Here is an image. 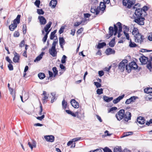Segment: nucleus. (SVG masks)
<instances>
[{"instance_id": "f257e3e1", "label": "nucleus", "mask_w": 152, "mask_h": 152, "mask_svg": "<svg viewBox=\"0 0 152 152\" xmlns=\"http://www.w3.org/2000/svg\"><path fill=\"white\" fill-rule=\"evenodd\" d=\"M58 42V40L56 38L53 42L51 48L49 50L50 54L53 57H55L57 55V51L55 47Z\"/></svg>"}, {"instance_id": "f03ea898", "label": "nucleus", "mask_w": 152, "mask_h": 152, "mask_svg": "<svg viewBox=\"0 0 152 152\" xmlns=\"http://www.w3.org/2000/svg\"><path fill=\"white\" fill-rule=\"evenodd\" d=\"M20 15H18L17 18L13 21V23L9 26V28L11 31H13L17 27V24L20 23Z\"/></svg>"}, {"instance_id": "7ed1b4c3", "label": "nucleus", "mask_w": 152, "mask_h": 152, "mask_svg": "<svg viewBox=\"0 0 152 152\" xmlns=\"http://www.w3.org/2000/svg\"><path fill=\"white\" fill-rule=\"evenodd\" d=\"M140 5L139 4H135L134 6L133 7V9H136V10L135 11L134 14L136 16V17H139L141 15H142V9L139 8V7H137V6H138V7H139Z\"/></svg>"}, {"instance_id": "20e7f679", "label": "nucleus", "mask_w": 152, "mask_h": 152, "mask_svg": "<svg viewBox=\"0 0 152 152\" xmlns=\"http://www.w3.org/2000/svg\"><path fill=\"white\" fill-rule=\"evenodd\" d=\"M114 29H113V28L112 27H110L109 28V37H107V38H109L113 34L115 36V35L117 33L118 31V28L117 26L115 25H114Z\"/></svg>"}, {"instance_id": "39448f33", "label": "nucleus", "mask_w": 152, "mask_h": 152, "mask_svg": "<svg viewBox=\"0 0 152 152\" xmlns=\"http://www.w3.org/2000/svg\"><path fill=\"white\" fill-rule=\"evenodd\" d=\"M127 63L128 60L126 59L123 60L120 62L118 65V68L121 71H123L124 70Z\"/></svg>"}, {"instance_id": "423d86ee", "label": "nucleus", "mask_w": 152, "mask_h": 152, "mask_svg": "<svg viewBox=\"0 0 152 152\" xmlns=\"http://www.w3.org/2000/svg\"><path fill=\"white\" fill-rule=\"evenodd\" d=\"M135 3V1L133 0H123V4L128 8H130L132 5Z\"/></svg>"}, {"instance_id": "0eeeda50", "label": "nucleus", "mask_w": 152, "mask_h": 152, "mask_svg": "<svg viewBox=\"0 0 152 152\" xmlns=\"http://www.w3.org/2000/svg\"><path fill=\"white\" fill-rule=\"evenodd\" d=\"M124 110H120L115 115L117 120L120 121L122 119L124 118Z\"/></svg>"}, {"instance_id": "6e6552de", "label": "nucleus", "mask_w": 152, "mask_h": 152, "mask_svg": "<svg viewBox=\"0 0 152 152\" xmlns=\"http://www.w3.org/2000/svg\"><path fill=\"white\" fill-rule=\"evenodd\" d=\"M135 38V42H138L140 44L142 43L143 40L144 39L143 36H142L140 34L137 35L136 36L134 37Z\"/></svg>"}, {"instance_id": "1a4fd4ad", "label": "nucleus", "mask_w": 152, "mask_h": 152, "mask_svg": "<svg viewBox=\"0 0 152 152\" xmlns=\"http://www.w3.org/2000/svg\"><path fill=\"white\" fill-rule=\"evenodd\" d=\"M123 28L124 30V35L125 36L126 39L128 40L129 39V34L126 32L129 31V28L125 25L123 26Z\"/></svg>"}, {"instance_id": "9d476101", "label": "nucleus", "mask_w": 152, "mask_h": 152, "mask_svg": "<svg viewBox=\"0 0 152 152\" xmlns=\"http://www.w3.org/2000/svg\"><path fill=\"white\" fill-rule=\"evenodd\" d=\"M145 18H138L134 19V21L138 25H142L144 24Z\"/></svg>"}, {"instance_id": "9b49d317", "label": "nucleus", "mask_w": 152, "mask_h": 152, "mask_svg": "<svg viewBox=\"0 0 152 152\" xmlns=\"http://www.w3.org/2000/svg\"><path fill=\"white\" fill-rule=\"evenodd\" d=\"M91 12L96 15H97L101 11L99 7H91Z\"/></svg>"}, {"instance_id": "f8f14e48", "label": "nucleus", "mask_w": 152, "mask_h": 152, "mask_svg": "<svg viewBox=\"0 0 152 152\" xmlns=\"http://www.w3.org/2000/svg\"><path fill=\"white\" fill-rule=\"evenodd\" d=\"M44 137L48 142H53L54 140V137L52 135L45 136Z\"/></svg>"}, {"instance_id": "ddd939ff", "label": "nucleus", "mask_w": 152, "mask_h": 152, "mask_svg": "<svg viewBox=\"0 0 152 152\" xmlns=\"http://www.w3.org/2000/svg\"><path fill=\"white\" fill-rule=\"evenodd\" d=\"M28 145L31 148V150L32 151L33 148L36 147V143L35 141L31 140V141L28 142Z\"/></svg>"}, {"instance_id": "4468645a", "label": "nucleus", "mask_w": 152, "mask_h": 152, "mask_svg": "<svg viewBox=\"0 0 152 152\" xmlns=\"http://www.w3.org/2000/svg\"><path fill=\"white\" fill-rule=\"evenodd\" d=\"M131 114L129 112H126L124 114V120L126 121H128L131 118Z\"/></svg>"}, {"instance_id": "2eb2a0df", "label": "nucleus", "mask_w": 152, "mask_h": 152, "mask_svg": "<svg viewBox=\"0 0 152 152\" xmlns=\"http://www.w3.org/2000/svg\"><path fill=\"white\" fill-rule=\"evenodd\" d=\"M72 105L75 108H77L79 107V104L74 99H72L71 101Z\"/></svg>"}, {"instance_id": "dca6fc26", "label": "nucleus", "mask_w": 152, "mask_h": 152, "mask_svg": "<svg viewBox=\"0 0 152 152\" xmlns=\"http://www.w3.org/2000/svg\"><path fill=\"white\" fill-rule=\"evenodd\" d=\"M139 60L142 64H145L147 63L148 61V58L147 57L143 56L139 58Z\"/></svg>"}, {"instance_id": "f3484780", "label": "nucleus", "mask_w": 152, "mask_h": 152, "mask_svg": "<svg viewBox=\"0 0 152 152\" xmlns=\"http://www.w3.org/2000/svg\"><path fill=\"white\" fill-rule=\"evenodd\" d=\"M14 56L13 58V61L14 62H18L19 60V56L16 52H15L13 53Z\"/></svg>"}, {"instance_id": "a211bd4d", "label": "nucleus", "mask_w": 152, "mask_h": 152, "mask_svg": "<svg viewBox=\"0 0 152 152\" xmlns=\"http://www.w3.org/2000/svg\"><path fill=\"white\" fill-rule=\"evenodd\" d=\"M38 19L39 20L40 24L42 25H44L46 23V19L43 16H39Z\"/></svg>"}, {"instance_id": "6ab92c4d", "label": "nucleus", "mask_w": 152, "mask_h": 152, "mask_svg": "<svg viewBox=\"0 0 152 152\" xmlns=\"http://www.w3.org/2000/svg\"><path fill=\"white\" fill-rule=\"evenodd\" d=\"M51 24L52 23L51 22H49L45 27L44 30L46 33L48 32L49 34V32L50 31V29L49 30V29L50 28Z\"/></svg>"}, {"instance_id": "aec40b11", "label": "nucleus", "mask_w": 152, "mask_h": 152, "mask_svg": "<svg viewBox=\"0 0 152 152\" xmlns=\"http://www.w3.org/2000/svg\"><path fill=\"white\" fill-rule=\"evenodd\" d=\"M137 98V97L133 96L131 97L130 98L126 100L125 103L126 104H129L132 102H133Z\"/></svg>"}, {"instance_id": "412c9836", "label": "nucleus", "mask_w": 152, "mask_h": 152, "mask_svg": "<svg viewBox=\"0 0 152 152\" xmlns=\"http://www.w3.org/2000/svg\"><path fill=\"white\" fill-rule=\"evenodd\" d=\"M125 95L124 94L122 95L121 96H118L116 99H114L113 101V102L114 104H116L119 102L122 99L123 97Z\"/></svg>"}, {"instance_id": "4be33fe9", "label": "nucleus", "mask_w": 152, "mask_h": 152, "mask_svg": "<svg viewBox=\"0 0 152 152\" xmlns=\"http://www.w3.org/2000/svg\"><path fill=\"white\" fill-rule=\"evenodd\" d=\"M115 51L113 50L112 48H109L107 49L105 53L107 55H109L111 54H114L115 53Z\"/></svg>"}, {"instance_id": "5701e85b", "label": "nucleus", "mask_w": 152, "mask_h": 152, "mask_svg": "<svg viewBox=\"0 0 152 152\" xmlns=\"http://www.w3.org/2000/svg\"><path fill=\"white\" fill-rule=\"evenodd\" d=\"M121 24V23L120 22L118 23L117 24V25L118 26L119 29L118 34V38L120 37L121 35V34H120V32L122 31V27Z\"/></svg>"}, {"instance_id": "b1692460", "label": "nucleus", "mask_w": 152, "mask_h": 152, "mask_svg": "<svg viewBox=\"0 0 152 152\" xmlns=\"http://www.w3.org/2000/svg\"><path fill=\"white\" fill-rule=\"evenodd\" d=\"M132 34L134 37L136 36L137 34H139L138 28L136 27H134L132 30Z\"/></svg>"}, {"instance_id": "393cba45", "label": "nucleus", "mask_w": 152, "mask_h": 152, "mask_svg": "<svg viewBox=\"0 0 152 152\" xmlns=\"http://www.w3.org/2000/svg\"><path fill=\"white\" fill-rule=\"evenodd\" d=\"M100 11H102L101 14L102 13L103 11L105 10V5L104 2H101L100 4L99 7Z\"/></svg>"}, {"instance_id": "a878e982", "label": "nucleus", "mask_w": 152, "mask_h": 152, "mask_svg": "<svg viewBox=\"0 0 152 152\" xmlns=\"http://www.w3.org/2000/svg\"><path fill=\"white\" fill-rule=\"evenodd\" d=\"M137 121L139 124H143L145 123L144 118L141 117H139L137 118Z\"/></svg>"}, {"instance_id": "bb28decb", "label": "nucleus", "mask_w": 152, "mask_h": 152, "mask_svg": "<svg viewBox=\"0 0 152 152\" xmlns=\"http://www.w3.org/2000/svg\"><path fill=\"white\" fill-rule=\"evenodd\" d=\"M86 20H83L80 22H77L75 23L74 26H78L79 25L82 23L83 25L85 24V23H86Z\"/></svg>"}, {"instance_id": "cd10ccee", "label": "nucleus", "mask_w": 152, "mask_h": 152, "mask_svg": "<svg viewBox=\"0 0 152 152\" xmlns=\"http://www.w3.org/2000/svg\"><path fill=\"white\" fill-rule=\"evenodd\" d=\"M131 67L132 69H136L137 68V66L136 63L134 61L132 62L129 64Z\"/></svg>"}, {"instance_id": "c85d7f7f", "label": "nucleus", "mask_w": 152, "mask_h": 152, "mask_svg": "<svg viewBox=\"0 0 152 152\" xmlns=\"http://www.w3.org/2000/svg\"><path fill=\"white\" fill-rule=\"evenodd\" d=\"M44 53L43 52L39 56H38L34 60V61L36 62L40 61L42 58Z\"/></svg>"}, {"instance_id": "c756f323", "label": "nucleus", "mask_w": 152, "mask_h": 152, "mask_svg": "<svg viewBox=\"0 0 152 152\" xmlns=\"http://www.w3.org/2000/svg\"><path fill=\"white\" fill-rule=\"evenodd\" d=\"M57 4L56 0H52L50 3V5L53 8L55 7Z\"/></svg>"}, {"instance_id": "7c9ffc66", "label": "nucleus", "mask_w": 152, "mask_h": 152, "mask_svg": "<svg viewBox=\"0 0 152 152\" xmlns=\"http://www.w3.org/2000/svg\"><path fill=\"white\" fill-rule=\"evenodd\" d=\"M103 98L104 100L107 102H109L113 99L112 97H109L105 96H103Z\"/></svg>"}, {"instance_id": "2f4dec72", "label": "nucleus", "mask_w": 152, "mask_h": 152, "mask_svg": "<svg viewBox=\"0 0 152 152\" xmlns=\"http://www.w3.org/2000/svg\"><path fill=\"white\" fill-rule=\"evenodd\" d=\"M144 91L145 93L148 94L152 93V88H147L144 89Z\"/></svg>"}, {"instance_id": "473e14b6", "label": "nucleus", "mask_w": 152, "mask_h": 152, "mask_svg": "<svg viewBox=\"0 0 152 152\" xmlns=\"http://www.w3.org/2000/svg\"><path fill=\"white\" fill-rule=\"evenodd\" d=\"M127 63L126 66V69L128 72L129 73L131 72V70L132 69V68L131 67L130 65L129 64V65H128Z\"/></svg>"}, {"instance_id": "72a5a7b5", "label": "nucleus", "mask_w": 152, "mask_h": 152, "mask_svg": "<svg viewBox=\"0 0 152 152\" xmlns=\"http://www.w3.org/2000/svg\"><path fill=\"white\" fill-rule=\"evenodd\" d=\"M115 39L114 38H113L110 42L109 43V45L111 47H113L114 46L115 44Z\"/></svg>"}, {"instance_id": "f704fd0d", "label": "nucleus", "mask_w": 152, "mask_h": 152, "mask_svg": "<svg viewBox=\"0 0 152 152\" xmlns=\"http://www.w3.org/2000/svg\"><path fill=\"white\" fill-rule=\"evenodd\" d=\"M106 45V44L105 42L99 43L97 46V48H101Z\"/></svg>"}, {"instance_id": "c9c22d12", "label": "nucleus", "mask_w": 152, "mask_h": 152, "mask_svg": "<svg viewBox=\"0 0 152 152\" xmlns=\"http://www.w3.org/2000/svg\"><path fill=\"white\" fill-rule=\"evenodd\" d=\"M39 77L41 79H43L45 77V74L42 73H39L38 74Z\"/></svg>"}, {"instance_id": "e433bc0d", "label": "nucleus", "mask_w": 152, "mask_h": 152, "mask_svg": "<svg viewBox=\"0 0 152 152\" xmlns=\"http://www.w3.org/2000/svg\"><path fill=\"white\" fill-rule=\"evenodd\" d=\"M66 112L68 114H70L72 116L74 117H76V114L75 113L72 112L71 111L68 110H66Z\"/></svg>"}, {"instance_id": "4c0bfd02", "label": "nucleus", "mask_w": 152, "mask_h": 152, "mask_svg": "<svg viewBox=\"0 0 152 152\" xmlns=\"http://www.w3.org/2000/svg\"><path fill=\"white\" fill-rule=\"evenodd\" d=\"M59 42L60 45L64 44H65V40L63 37L59 38Z\"/></svg>"}, {"instance_id": "58836bf2", "label": "nucleus", "mask_w": 152, "mask_h": 152, "mask_svg": "<svg viewBox=\"0 0 152 152\" xmlns=\"http://www.w3.org/2000/svg\"><path fill=\"white\" fill-rule=\"evenodd\" d=\"M66 58L67 57L66 56L64 55L63 56L61 60V62L62 64L65 63Z\"/></svg>"}, {"instance_id": "ea45409f", "label": "nucleus", "mask_w": 152, "mask_h": 152, "mask_svg": "<svg viewBox=\"0 0 152 152\" xmlns=\"http://www.w3.org/2000/svg\"><path fill=\"white\" fill-rule=\"evenodd\" d=\"M129 46L130 47H134L136 46V45L134 43L132 42L131 40L130 39L129 42Z\"/></svg>"}, {"instance_id": "a19ab883", "label": "nucleus", "mask_w": 152, "mask_h": 152, "mask_svg": "<svg viewBox=\"0 0 152 152\" xmlns=\"http://www.w3.org/2000/svg\"><path fill=\"white\" fill-rule=\"evenodd\" d=\"M103 89L102 88H98L96 91L97 94H103Z\"/></svg>"}, {"instance_id": "79ce46f5", "label": "nucleus", "mask_w": 152, "mask_h": 152, "mask_svg": "<svg viewBox=\"0 0 152 152\" xmlns=\"http://www.w3.org/2000/svg\"><path fill=\"white\" fill-rule=\"evenodd\" d=\"M133 134V132H128L124 133L123 137H124L127 136L131 135Z\"/></svg>"}, {"instance_id": "37998d69", "label": "nucleus", "mask_w": 152, "mask_h": 152, "mask_svg": "<svg viewBox=\"0 0 152 152\" xmlns=\"http://www.w3.org/2000/svg\"><path fill=\"white\" fill-rule=\"evenodd\" d=\"M55 33L56 31H55L51 33L50 37V38L51 39H54L55 37Z\"/></svg>"}, {"instance_id": "c03bdc74", "label": "nucleus", "mask_w": 152, "mask_h": 152, "mask_svg": "<svg viewBox=\"0 0 152 152\" xmlns=\"http://www.w3.org/2000/svg\"><path fill=\"white\" fill-rule=\"evenodd\" d=\"M48 32L47 33H46V34L45 35L44 37H43L42 39V41L44 42H46L47 40V37H48Z\"/></svg>"}, {"instance_id": "a18cd8bd", "label": "nucleus", "mask_w": 152, "mask_h": 152, "mask_svg": "<svg viewBox=\"0 0 152 152\" xmlns=\"http://www.w3.org/2000/svg\"><path fill=\"white\" fill-rule=\"evenodd\" d=\"M62 105L64 108H66L67 106V102L65 101L64 99H63L62 102Z\"/></svg>"}, {"instance_id": "49530a36", "label": "nucleus", "mask_w": 152, "mask_h": 152, "mask_svg": "<svg viewBox=\"0 0 152 152\" xmlns=\"http://www.w3.org/2000/svg\"><path fill=\"white\" fill-rule=\"evenodd\" d=\"M40 3V1L39 0H36L34 2L35 5L38 7H39Z\"/></svg>"}, {"instance_id": "de8ad7c7", "label": "nucleus", "mask_w": 152, "mask_h": 152, "mask_svg": "<svg viewBox=\"0 0 152 152\" xmlns=\"http://www.w3.org/2000/svg\"><path fill=\"white\" fill-rule=\"evenodd\" d=\"M48 96H44L43 98L42 99V100L43 103H45L46 102V100L48 99Z\"/></svg>"}, {"instance_id": "09e8293b", "label": "nucleus", "mask_w": 152, "mask_h": 152, "mask_svg": "<svg viewBox=\"0 0 152 152\" xmlns=\"http://www.w3.org/2000/svg\"><path fill=\"white\" fill-rule=\"evenodd\" d=\"M37 12L39 15H43L44 14V12L42 9H37Z\"/></svg>"}, {"instance_id": "8fccbe9b", "label": "nucleus", "mask_w": 152, "mask_h": 152, "mask_svg": "<svg viewBox=\"0 0 152 152\" xmlns=\"http://www.w3.org/2000/svg\"><path fill=\"white\" fill-rule=\"evenodd\" d=\"M117 107H114L111 108L110 109L108 110V113H109L111 112H112L114 110H115L117 109Z\"/></svg>"}, {"instance_id": "3c124183", "label": "nucleus", "mask_w": 152, "mask_h": 152, "mask_svg": "<svg viewBox=\"0 0 152 152\" xmlns=\"http://www.w3.org/2000/svg\"><path fill=\"white\" fill-rule=\"evenodd\" d=\"M94 84L97 88H100L101 86V85L98 82H94Z\"/></svg>"}, {"instance_id": "603ef678", "label": "nucleus", "mask_w": 152, "mask_h": 152, "mask_svg": "<svg viewBox=\"0 0 152 152\" xmlns=\"http://www.w3.org/2000/svg\"><path fill=\"white\" fill-rule=\"evenodd\" d=\"M53 70L55 75L57 74L58 71L57 70L56 68V67H54L53 68Z\"/></svg>"}, {"instance_id": "864d4df0", "label": "nucleus", "mask_w": 152, "mask_h": 152, "mask_svg": "<svg viewBox=\"0 0 152 152\" xmlns=\"http://www.w3.org/2000/svg\"><path fill=\"white\" fill-rule=\"evenodd\" d=\"M83 30V28H81L79 29L77 32V33L78 34H81Z\"/></svg>"}, {"instance_id": "5fc2aeb1", "label": "nucleus", "mask_w": 152, "mask_h": 152, "mask_svg": "<svg viewBox=\"0 0 152 152\" xmlns=\"http://www.w3.org/2000/svg\"><path fill=\"white\" fill-rule=\"evenodd\" d=\"M104 152H112L111 150L107 147H106L103 149Z\"/></svg>"}, {"instance_id": "6e6d98bb", "label": "nucleus", "mask_w": 152, "mask_h": 152, "mask_svg": "<svg viewBox=\"0 0 152 152\" xmlns=\"http://www.w3.org/2000/svg\"><path fill=\"white\" fill-rule=\"evenodd\" d=\"M152 99V95L151 94H149L146 97V99L147 100H150Z\"/></svg>"}, {"instance_id": "4d7b16f0", "label": "nucleus", "mask_w": 152, "mask_h": 152, "mask_svg": "<svg viewBox=\"0 0 152 152\" xmlns=\"http://www.w3.org/2000/svg\"><path fill=\"white\" fill-rule=\"evenodd\" d=\"M64 29V27L61 26L59 31V33L60 34H61V33H62L63 32Z\"/></svg>"}, {"instance_id": "13d9d810", "label": "nucleus", "mask_w": 152, "mask_h": 152, "mask_svg": "<svg viewBox=\"0 0 152 152\" xmlns=\"http://www.w3.org/2000/svg\"><path fill=\"white\" fill-rule=\"evenodd\" d=\"M147 67L148 69L150 70L152 68L151 63V62H148V64L147 65Z\"/></svg>"}, {"instance_id": "bf43d9fd", "label": "nucleus", "mask_w": 152, "mask_h": 152, "mask_svg": "<svg viewBox=\"0 0 152 152\" xmlns=\"http://www.w3.org/2000/svg\"><path fill=\"white\" fill-rule=\"evenodd\" d=\"M8 66L9 69L10 70H13V66L11 63L9 64V65H8Z\"/></svg>"}, {"instance_id": "052dcab7", "label": "nucleus", "mask_w": 152, "mask_h": 152, "mask_svg": "<svg viewBox=\"0 0 152 152\" xmlns=\"http://www.w3.org/2000/svg\"><path fill=\"white\" fill-rule=\"evenodd\" d=\"M25 42L23 40H22V41H21V42H20V43L19 45L20 47H23L24 46V45H25Z\"/></svg>"}, {"instance_id": "680f3d73", "label": "nucleus", "mask_w": 152, "mask_h": 152, "mask_svg": "<svg viewBox=\"0 0 152 152\" xmlns=\"http://www.w3.org/2000/svg\"><path fill=\"white\" fill-rule=\"evenodd\" d=\"M19 32L17 31H15L14 34V36L15 37H19Z\"/></svg>"}, {"instance_id": "e2e57ef3", "label": "nucleus", "mask_w": 152, "mask_h": 152, "mask_svg": "<svg viewBox=\"0 0 152 152\" xmlns=\"http://www.w3.org/2000/svg\"><path fill=\"white\" fill-rule=\"evenodd\" d=\"M109 131H107V130H106V131H105V132H104V134H105V136H110L111 134H110L109 133Z\"/></svg>"}, {"instance_id": "0e129e2a", "label": "nucleus", "mask_w": 152, "mask_h": 152, "mask_svg": "<svg viewBox=\"0 0 152 152\" xmlns=\"http://www.w3.org/2000/svg\"><path fill=\"white\" fill-rule=\"evenodd\" d=\"M99 75L100 77H102L104 75V72L103 71H100L98 72Z\"/></svg>"}, {"instance_id": "69168bd1", "label": "nucleus", "mask_w": 152, "mask_h": 152, "mask_svg": "<svg viewBox=\"0 0 152 152\" xmlns=\"http://www.w3.org/2000/svg\"><path fill=\"white\" fill-rule=\"evenodd\" d=\"M45 117V115H42V116L40 117H38L37 118V119L40 121H41L43 118Z\"/></svg>"}, {"instance_id": "338daca9", "label": "nucleus", "mask_w": 152, "mask_h": 152, "mask_svg": "<svg viewBox=\"0 0 152 152\" xmlns=\"http://www.w3.org/2000/svg\"><path fill=\"white\" fill-rule=\"evenodd\" d=\"M91 3L92 4L95 5L98 3V1L97 0H92Z\"/></svg>"}, {"instance_id": "774afa93", "label": "nucleus", "mask_w": 152, "mask_h": 152, "mask_svg": "<svg viewBox=\"0 0 152 152\" xmlns=\"http://www.w3.org/2000/svg\"><path fill=\"white\" fill-rule=\"evenodd\" d=\"M148 39L150 41H152V34L150 33L149 34L148 37Z\"/></svg>"}]
</instances>
